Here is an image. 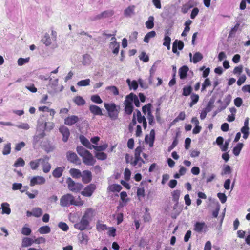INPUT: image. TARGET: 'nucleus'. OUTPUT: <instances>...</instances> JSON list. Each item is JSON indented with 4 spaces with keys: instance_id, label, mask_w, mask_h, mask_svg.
<instances>
[{
    "instance_id": "obj_18",
    "label": "nucleus",
    "mask_w": 250,
    "mask_h": 250,
    "mask_svg": "<svg viewBox=\"0 0 250 250\" xmlns=\"http://www.w3.org/2000/svg\"><path fill=\"white\" fill-rule=\"evenodd\" d=\"M89 110L91 113L94 115H102V109L98 106L95 105H91L89 106Z\"/></svg>"
},
{
    "instance_id": "obj_36",
    "label": "nucleus",
    "mask_w": 250,
    "mask_h": 250,
    "mask_svg": "<svg viewBox=\"0 0 250 250\" xmlns=\"http://www.w3.org/2000/svg\"><path fill=\"white\" fill-rule=\"evenodd\" d=\"M203 58V55L199 52H196L193 57L192 61L194 63H197Z\"/></svg>"
},
{
    "instance_id": "obj_10",
    "label": "nucleus",
    "mask_w": 250,
    "mask_h": 250,
    "mask_svg": "<svg viewBox=\"0 0 250 250\" xmlns=\"http://www.w3.org/2000/svg\"><path fill=\"white\" fill-rule=\"evenodd\" d=\"M82 181L84 184H87L92 180V175L91 171L85 170L82 173Z\"/></svg>"
},
{
    "instance_id": "obj_34",
    "label": "nucleus",
    "mask_w": 250,
    "mask_h": 250,
    "mask_svg": "<svg viewBox=\"0 0 250 250\" xmlns=\"http://www.w3.org/2000/svg\"><path fill=\"white\" fill-rule=\"evenodd\" d=\"M190 98L191 99V102L189 103V106L192 107L198 102L199 97L197 94L192 93L191 95Z\"/></svg>"
},
{
    "instance_id": "obj_5",
    "label": "nucleus",
    "mask_w": 250,
    "mask_h": 250,
    "mask_svg": "<svg viewBox=\"0 0 250 250\" xmlns=\"http://www.w3.org/2000/svg\"><path fill=\"white\" fill-rule=\"evenodd\" d=\"M89 224L90 222L82 217L79 222L74 224V227L75 229L83 231L91 229V228L89 227Z\"/></svg>"
},
{
    "instance_id": "obj_48",
    "label": "nucleus",
    "mask_w": 250,
    "mask_h": 250,
    "mask_svg": "<svg viewBox=\"0 0 250 250\" xmlns=\"http://www.w3.org/2000/svg\"><path fill=\"white\" fill-rule=\"evenodd\" d=\"M90 80L86 79L85 80H81L77 83V85L79 86H86L90 84Z\"/></svg>"
},
{
    "instance_id": "obj_20",
    "label": "nucleus",
    "mask_w": 250,
    "mask_h": 250,
    "mask_svg": "<svg viewBox=\"0 0 250 250\" xmlns=\"http://www.w3.org/2000/svg\"><path fill=\"white\" fill-rule=\"evenodd\" d=\"M188 70V67L186 65L183 66L179 69V73L181 79H184L187 77Z\"/></svg>"
},
{
    "instance_id": "obj_50",
    "label": "nucleus",
    "mask_w": 250,
    "mask_h": 250,
    "mask_svg": "<svg viewBox=\"0 0 250 250\" xmlns=\"http://www.w3.org/2000/svg\"><path fill=\"white\" fill-rule=\"evenodd\" d=\"M91 100L94 103H95L98 104H101L103 102V101L102 100V99H101L100 96L98 95H92L91 97Z\"/></svg>"
},
{
    "instance_id": "obj_16",
    "label": "nucleus",
    "mask_w": 250,
    "mask_h": 250,
    "mask_svg": "<svg viewBox=\"0 0 250 250\" xmlns=\"http://www.w3.org/2000/svg\"><path fill=\"white\" fill-rule=\"evenodd\" d=\"M126 99H128L131 103L134 102L135 105L136 107L140 106V102L138 97L133 93H130L126 96Z\"/></svg>"
},
{
    "instance_id": "obj_8",
    "label": "nucleus",
    "mask_w": 250,
    "mask_h": 250,
    "mask_svg": "<svg viewBox=\"0 0 250 250\" xmlns=\"http://www.w3.org/2000/svg\"><path fill=\"white\" fill-rule=\"evenodd\" d=\"M96 188V186L94 184H90L84 188V190L81 192V194L85 197H90Z\"/></svg>"
},
{
    "instance_id": "obj_1",
    "label": "nucleus",
    "mask_w": 250,
    "mask_h": 250,
    "mask_svg": "<svg viewBox=\"0 0 250 250\" xmlns=\"http://www.w3.org/2000/svg\"><path fill=\"white\" fill-rule=\"evenodd\" d=\"M104 106L107 111L108 116L111 119L115 120L118 117L120 107L114 103H104Z\"/></svg>"
},
{
    "instance_id": "obj_28",
    "label": "nucleus",
    "mask_w": 250,
    "mask_h": 250,
    "mask_svg": "<svg viewBox=\"0 0 250 250\" xmlns=\"http://www.w3.org/2000/svg\"><path fill=\"white\" fill-rule=\"evenodd\" d=\"M167 34H169L168 31L166 33L164 37V42H163V45L166 46L168 50H169L170 48V42L171 39L169 37V36L167 35Z\"/></svg>"
},
{
    "instance_id": "obj_47",
    "label": "nucleus",
    "mask_w": 250,
    "mask_h": 250,
    "mask_svg": "<svg viewBox=\"0 0 250 250\" xmlns=\"http://www.w3.org/2000/svg\"><path fill=\"white\" fill-rule=\"evenodd\" d=\"M33 216L36 217H39L42 214V210L40 208H35L33 209Z\"/></svg>"
},
{
    "instance_id": "obj_49",
    "label": "nucleus",
    "mask_w": 250,
    "mask_h": 250,
    "mask_svg": "<svg viewBox=\"0 0 250 250\" xmlns=\"http://www.w3.org/2000/svg\"><path fill=\"white\" fill-rule=\"evenodd\" d=\"M142 151L141 146H138L135 150V157L139 158L141 160V163H145V161L141 158L140 154Z\"/></svg>"
},
{
    "instance_id": "obj_59",
    "label": "nucleus",
    "mask_w": 250,
    "mask_h": 250,
    "mask_svg": "<svg viewBox=\"0 0 250 250\" xmlns=\"http://www.w3.org/2000/svg\"><path fill=\"white\" fill-rule=\"evenodd\" d=\"M31 233V229L28 227H24L21 230V233L24 235L28 236Z\"/></svg>"
},
{
    "instance_id": "obj_35",
    "label": "nucleus",
    "mask_w": 250,
    "mask_h": 250,
    "mask_svg": "<svg viewBox=\"0 0 250 250\" xmlns=\"http://www.w3.org/2000/svg\"><path fill=\"white\" fill-rule=\"evenodd\" d=\"M33 240L31 238L28 237H24L22 240V246L23 247H27L32 245L33 244Z\"/></svg>"
},
{
    "instance_id": "obj_33",
    "label": "nucleus",
    "mask_w": 250,
    "mask_h": 250,
    "mask_svg": "<svg viewBox=\"0 0 250 250\" xmlns=\"http://www.w3.org/2000/svg\"><path fill=\"white\" fill-rule=\"evenodd\" d=\"M156 36V32L154 31H151L147 33L144 37V41L146 43H148L151 38Z\"/></svg>"
},
{
    "instance_id": "obj_55",
    "label": "nucleus",
    "mask_w": 250,
    "mask_h": 250,
    "mask_svg": "<svg viewBox=\"0 0 250 250\" xmlns=\"http://www.w3.org/2000/svg\"><path fill=\"white\" fill-rule=\"evenodd\" d=\"M58 227L62 230L66 231L68 230L69 227L66 223L62 222H60L58 224Z\"/></svg>"
},
{
    "instance_id": "obj_39",
    "label": "nucleus",
    "mask_w": 250,
    "mask_h": 250,
    "mask_svg": "<svg viewBox=\"0 0 250 250\" xmlns=\"http://www.w3.org/2000/svg\"><path fill=\"white\" fill-rule=\"evenodd\" d=\"M37 132H38V134L35 135L33 138L34 141L36 143L39 142L41 139L43 138L45 135L44 130Z\"/></svg>"
},
{
    "instance_id": "obj_27",
    "label": "nucleus",
    "mask_w": 250,
    "mask_h": 250,
    "mask_svg": "<svg viewBox=\"0 0 250 250\" xmlns=\"http://www.w3.org/2000/svg\"><path fill=\"white\" fill-rule=\"evenodd\" d=\"M122 186L119 184H113L110 185L108 188V189L112 192H119L122 190Z\"/></svg>"
},
{
    "instance_id": "obj_42",
    "label": "nucleus",
    "mask_w": 250,
    "mask_h": 250,
    "mask_svg": "<svg viewBox=\"0 0 250 250\" xmlns=\"http://www.w3.org/2000/svg\"><path fill=\"white\" fill-rule=\"evenodd\" d=\"M11 152V143H8L4 146L2 151V154L4 155H6L10 154Z\"/></svg>"
},
{
    "instance_id": "obj_37",
    "label": "nucleus",
    "mask_w": 250,
    "mask_h": 250,
    "mask_svg": "<svg viewBox=\"0 0 250 250\" xmlns=\"http://www.w3.org/2000/svg\"><path fill=\"white\" fill-rule=\"evenodd\" d=\"M154 18L153 16H151L148 17L147 21L146 22V26L147 29H152L154 27Z\"/></svg>"
},
{
    "instance_id": "obj_25",
    "label": "nucleus",
    "mask_w": 250,
    "mask_h": 250,
    "mask_svg": "<svg viewBox=\"0 0 250 250\" xmlns=\"http://www.w3.org/2000/svg\"><path fill=\"white\" fill-rule=\"evenodd\" d=\"M206 227L205 223L197 222L195 224L194 230L198 232H201Z\"/></svg>"
},
{
    "instance_id": "obj_52",
    "label": "nucleus",
    "mask_w": 250,
    "mask_h": 250,
    "mask_svg": "<svg viewBox=\"0 0 250 250\" xmlns=\"http://www.w3.org/2000/svg\"><path fill=\"white\" fill-rule=\"evenodd\" d=\"M106 90H110L111 92L113 93L114 95H119V91L118 88L115 86H109L106 88Z\"/></svg>"
},
{
    "instance_id": "obj_9",
    "label": "nucleus",
    "mask_w": 250,
    "mask_h": 250,
    "mask_svg": "<svg viewBox=\"0 0 250 250\" xmlns=\"http://www.w3.org/2000/svg\"><path fill=\"white\" fill-rule=\"evenodd\" d=\"M66 157L68 161L76 164H80L81 161L77 154L72 151H68L66 153Z\"/></svg>"
},
{
    "instance_id": "obj_17",
    "label": "nucleus",
    "mask_w": 250,
    "mask_h": 250,
    "mask_svg": "<svg viewBox=\"0 0 250 250\" xmlns=\"http://www.w3.org/2000/svg\"><path fill=\"white\" fill-rule=\"evenodd\" d=\"M124 104L125 105V113L128 115H130L133 109L132 104L130 102L128 99L125 98Z\"/></svg>"
},
{
    "instance_id": "obj_54",
    "label": "nucleus",
    "mask_w": 250,
    "mask_h": 250,
    "mask_svg": "<svg viewBox=\"0 0 250 250\" xmlns=\"http://www.w3.org/2000/svg\"><path fill=\"white\" fill-rule=\"evenodd\" d=\"M134 11V7L129 6L124 11V15L125 16H130Z\"/></svg>"
},
{
    "instance_id": "obj_45",
    "label": "nucleus",
    "mask_w": 250,
    "mask_h": 250,
    "mask_svg": "<svg viewBox=\"0 0 250 250\" xmlns=\"http://www.w3.org/2000/svg\"><path fill=\"white\" fill-rule=\"evenodd\" d=\"M180 195V191L179 190H174L172 193V200L177 203H178V200Z\"/></svg>"
},
{
    "instance_id": "obj_56",
    "label": "nucleus",
    "mask_w": 250,
    "mask_h": 250,
    "mask_svg": "<svg viewBox=\"0 0 250 250\" xmlns=\"http://www.w3.org/2000/svg\"><path fill=\"white\" fill-rule=\"evenodd\" d=\"M139 59L145 62H147L149 61V57L146 55L145 52H142L139 56Z\"/></svg>"
},
{
    "instance_id": "obj_2",
    "label": "nucleus",
    "mask_w": 250,
    "mask_h": 250,
    "mask_svg": "<svg viewBox=\"0 0 250 250\" xmlns=\"http://www.w3.org/2000/svg\"><path fill=\"white\" fill-rule=\"evenodd\" d=\"M66 183L68 189L73 192L78 193L83 188V186L81 183L75 182L70 177L66 179Z\"/></svg>"
},
{
    "instance_id": "obj_14",
    "label": "nucleus",
    "mask_w": 250,
    "mask_h": 250,
    "mask_svg": "<svg viewBox=\"0 0 250 250\" xmlns=\"http://www.w3.org/2000/svg\"><path fill=\"white\" fill-rule=\"evenodd\" d=\"M42 159H43L44 162H41V164L42 165V170L44 173H48L51 169V165L48 162V160L49 159V157L48 156H45L43 158H42Z\"/></svg>"
},
{
    "instance_id": "obj_64",
    "label": "nucleus",
    "mask_w": 250,
    "mask_h": 250,
    "mask_svg": "<svg viewBox=\"0 0 250 250\" xmlns=\"http://www.w3.org/2000/svg\"><path fill=\"white\" fill-rule=\"evenodd\" d=\"M22 187L21 183H14L12 184V189L13 190H21Z\"/></svg>"
},
{
    "instance_id": "obj_38",
    "label": "nucleus",
    "mask_w": 250,
    "mask_h": 250,
    "mask_svg": "<svg viewBox=\"0 0 250 250\" xmlns=\"http://www.w3.org/2000/svg\"><path fill=\"white\" fill-rule=\"evenodd\" d=\"M74 103L78 105H83L85 104V100L81 96H76L74 99Z\"/></svg>"
},
{
    "instance_id": "obj_31",
    "label": "nucleus",
    "mask_w": 250,
    "mask_h": 250,
    "mask_svg": "<svg viewBox=\"0 0 250 250\" xmlns=\"http://www.w3.org/2000/svg\"><path fill=\"white\" fill-rule=\"evenodd\" d=\"M214 100L212 99H210L206 107L203 110L207 113L210 112L214 107Z\"/></svg>"
},
{
    "instance_id": "obj_22",
    "label": "nucleus",
    "mask_w": 250,
    "mask_h": 250,
    "mask_svg": "<svg viewBox=\"0 0 250 250\" xmlns=\"http://www.w3.org/2000/svg\"><path fill=\"white\" fill-rule=\"evenodd\" d=\"M41 42L43 43L46 46L51 45L52 43V39L48 33H45L41 40Z\"/></svg>"
},
{
    "instance_id": "obj_3",
    "label": "nucleus",
    "mask_w": 250,
    "mask_h": 250,
    "mask_svg": "<svg viewBox=\"0 0 250 250\" xmlns=\"http://www.w3.org/2000/svg\"><path fill=\"white\" fill-rule=\"evenodd\" d=\"M60 204L62 207H68L71 205L78 206L79 205L75 201L74 197L69 193L65 194L61 198Z\"/></svg>"
},
{
    "instance_id": "obj_19",
    "label": "nucleus",
    "mask_w": 250,
    "mask_h": 250,
    "mask_svg": "<svg viewBox=\"0 0 250 250\" xmlns=\"http://www.w3.org/2000/svg\"><path fill=\"white\" fill-rule=\"evenodd\" d=\"M93 216V210L92 208H87L85 211L84 215L82 217L84 219L87 220L89 222L92 220V218Z\"/></svg>"
},
{
    "instance_id": "obj_41",
    "label": "nucleus",
    "mask_w": 250,
    "mask_h": 250,
    "mask_svg": "<svg viewBox=\"0 0 250 250\" xmlns=\"http://www.w3.org/2000/svg\"><path fill=\"white\" fill-rule=\"evenodd\" d=\"M91 57L89 55L86 54L83 56L82 63L84 65H89L91 62Z\"/></svg>"
},
{
    "instance_id": "obj_51",
    "label": "nucleus",
    "mask_w": 250,
    "mask_h": 250,
    "mask_svg": "<svg viewBox=\"0 0 250 250\" xmlns=\"http://www.w3.org/2000/svg\"><path fill=\"white\" fill-rule=\"evenodd\" d=\"M30 58L29 57L26 58H20L18 60V64L19 66H22V65L27 63L29 61Z\"/></svg>"
},
{
    "instance_id": "obj_43",
    "label": "nucleus",
    "mask_w": 250,
    "mask_h": 250,
    "mask_svg": "<svg viewBox=\"0 0 250 250\" xmlns=\"http://www.w3.org/2000/svg\"><path fill=\"white\" fill-rule=\"evenodd\" d=\"M38 231L41 234H47L49 233L51 230L49 226H44L40 228Z\"/></svg>"
},
{
    "instance_id": "obj_26",
    "label": "nucleus",
    "mask_w": 250,
    "mask_h": 250,
    "mask_svg": "<svg viewBox=\"0 0 250 250\" xmlns=\"http://www.w3.org/2000/svg\"><path fill=\"white\" fill-rule=\"evenodd\" d=\"M244 144L242 143H239L233 149V153L234 155L238 156L243 147Z\"/></svg>"
},
{
    "instance_id": "obj_60",
    "label": "nucleus",
    "mask_w": 250,
    "mask_h": 250,
    "mask_svg": "<svg viewBox=\"0 0 250 250\" xmlns=\"http://www.w3.org/2000/svg\"><path fill=\"white\" fill-rule=\"evenodd\" d=\"M217 197L222 203H225L227 201V196L224 193H218L217 194Z\"/></svg>"
},
{
    "instance_id": "obj_11",
    "label": "nucleus",
    "mask_w": 250,
    "mask_h": 250,
    "mask_svg": "<svg viewBox=\"0 0 250 250\" xmlns=\"http://www.w3.org/2000/svg\"><path fill=\"white\" fill-rule=\"evenodd\" d=\"M45 182V179L40 176L33 177L30 180V185L34 186L35 185H42Z\"/></svg>"
},
{
    "instance_id": "obj_46",
    "label": "nucleus",
    "mask_w": 250,
    "mask_h": 250,
    "mask_svg": "<svg viewBox=\"0 0 250 250\" xmlns=\"http://www.w3.org/2000/svg\"><path fill=\"white\" fill-rule=\"evenodd\" d=\"M25 165V162L22 158H19L14 164V167H23Z\"/></svg>"
},
{
    "instance_id": "obj_44",
    "label": "nucleus",
    "mask_w": 250,
    "mask_h": 250,
    "mask_svg": "<svg viewBox=\"0 0 250 250\" xmlns=\"http://www.w3.org/2000/svg\"><path fill=\"white\" fill-rule=\"evenodd\" d=\"M95 157L100 160H104L107 158V155L106 153L103 152H98L95 153Z\"/></svg>"
},
{
    "instance_id": "obj_23",
    "label": "nucleus",
    "mask_w": 250,
    "mask_h": 250,
    "mask_svg": "<svg viewBox=\"0 0 250 250\" xmlns=\"http://www.w3.org/2000/svg\"><path fill=\"white\" fill-rule=\"evenodd\" d=\"M69 173L74 178L78 179L82 176V172L78 169L71 168L69 170Z\"/></svg>"
},
{
    "instance_id": "obj_40",
    "label": "nucleus",
    "mask_w": 250,
    "mask_h": 250,
    "mask_svg": "<svg viewBox=\"0 0 250 250\" xmlns=\"http://www.w3.org/2000/svg\"><path fill=\"white\" fill-rule=\"evenodd\" d=\"M76 150H77V152L78 153V154L82 157L83 155H84L85 154H86L88 152H89V151L86 150L85 148H84L82 146H77Z\"/></svg>"
},
{
    "instance_id": "obj_61",
    "label": "nucleus",
    "mask_w": 250,
    "mask_h": 250,
    "mask_svg": "<svg viewBox=\"0 0 250 250\" xmlns=\"http://www.w3.org/2000/svg\"><path fill=\"white\" fill-rule=\"evenodd\" d=\"M193 7V5H189L188 4H186L185 5H184L183 6H182V12L184 13V14H186L187 13L188 10Z\"/></svg>"
},
{
    "instance_id": "obj_62",
    "label": "nucleus",
    "mask_w": 250,
    "mask_h": 250,
    "mask_svg": "<svg viewBox=\"0 0 250 250\" xmlns=\"http://www.w3.org/2000/svg\"><path fill=\"white\" fill-rule=\"evenodd\" d=\"M107 147L108 145L106 144L99 146H96L95 150L98 152H101L102 151L105 150Z\"/></svg>"
},
{
    "instance_id": "obj_4",
    "label": "nucleus",
    "mask_w": 250,
    "mask_h": 250,
    "mask_svg": "<svg viewBox=\"0 0 250 250\" xmlns=\"http://www.w3.org/2000/svg\"><path fill=\"white\" fill-rule=\"evenodd\" d=\"M54 127V124L53 122H45L42 119H40L38 121V125L37 127V131L46 130L50 131Z\"/></svg>"
},
{
    "instance_id": "obj_57",
    "label": "nucleus",
    "mask_w": 250,
    "mask_h": 250,
    "mask_svg": "<svg viewBox=\"0 0 250 250\" xmlns=\"http://www.w3.org/2000/svg\"><path fill=\"white\" fill-rule=\"evenodd\" d=\"M136 124V117L135 113H134L133 116V118L132 122L129 124L128 126V129L130 132H132L133 128V126L135 125Z\"/></svg>"
},
{
    "instance_id": "obj_15",
    "label": "nucleus",
    "mask_w": 250,
    "mask_h": 250,
    "mask_svg": "<svg viewBox=\"0 0 250 250\" xmlns=\"http://www.w3.org/2000/svg\"><path fill=\"white\" fill-rule=\"evenodd\" d=\"M155 131L154 129H152L150 132V137H149L148 135L145 136V141L146 143H148L150 147L153 146V144L155 140Z\"/></svg>"
},
{
    "instance_id": "obj_12",
    "label": "nucleus",
    "mask_w": 250,
    "mask_h": 250,
    "mask_svg": "<svg viewBox=\"0 0 250 250\" xmlns=\"http://www.w3.org/2000/svg\"><path fill=\"white\" fill-rule=\"evenodd\" d=\"M59 131L63 136L62 141L64 142H67L70 136V131L69 129L67 127L62 125L60 127Z\"/></svg>"
},
{
    "instance_id": "obj_63",
    "label": "nucleus",
    "mask_w": 250,
    "mask_h": 250,
    "mask_svg": "<svg viewBox=\"0 0 250 250\" xmlns=\"http://www.w3.org/2000/svg\"><path fill=\"white\" fill-rule=\"evenodd\" d=\"M25 146V144L24 142H21L19 143H18L16 145L15 150L16 151H19L21 150V149L24 147Z\"/></svg>"
},
{
    "instance_id": "obj_32",
    "label": "nucleus",
    "mask_w": 250,
    "mask_h": 250,
    "mask_svg": "<svg viewBox=\"0 0 250 250\" xmlns=\"http://www.w3.org/2000/svg\"><path fill=\"white\" fill-rule=\"evenodd\" d=\"M120 44L117 42H114L113 43H110V48L112 49L113 54H117L119 51Z\"/></svg>"
},
{
    "instance_id": "obj_6",
    "label": "nucleus",
    "mask_w": 250,
    "mask_h": 250,
    "mask_svg": "<svg viewBox=\"0 0 250 250\" xmlns=\"http://www.w3.org/2000/svg\"><path fill=\"white\" fill-rule=\"evenodd\" d=\"M83 163L87 166H93L96 162V159L92 154L89 151L82 157Z\"/></svg>"
},
{
    "instance_id": "obj_53",
    "label": "nucleus",
    "mask_w": 250,
    "mask_h": 250,
    "mask_svg": "<svg viewBox=\"0 0 250 250\" xmlns=\"http://www.w3.org/2000/svg\"><path fill=\"white\" fill-rule=\"evenodd\" d=\"M136 116L137 118V121L139 123H141L142 122L146 119L144 116H142L141 112L138 109H136Z\"/></svg>"
},
{
    "instance_id": "obj_30",
    "label": "nucleus",
    "mask_w": 250,
    "mask_h": 250,
    "mask_svg": "<svg viewBox=\"0 0 250 250\" xmlns=\"http://www.w3.org/2000/svg\"><path fill=\"white\" fill-rule=\"evenodd\" d=\"M192 90L193 89L191 86H185L183 88L182 95L185 96H188L190 94L191 95Z\"/></svg>"
},
{
    "instance_id": "obj_21",
    "label": "nucleus",
    "mask_w": 250,
    "mask_h": 250,
    "mask_svg": "<svg viewBox=\"0 0 250 250\" xmlns=\"http://www.w3.org/2000/svg\"><path fill=\"white\" fill-rule=\"evenodd\" d=\"M0 209H2L1 214L9 215L11 213V209L9 204L7 202L2 203Z\"/></svg>"
},
{
    "instance_id": "obj_58",
    "label": "nucleus",
    "mask_w": 250,
    "mask_h": 250,
    "mask_svg": "<svg viewBox=\"0 0 250 250\" xmlns=\"http://www.w3.org/2000/svg\"><path fill=\"white\" fill-rule=\"evenodd\" d=\"M81 143L84 146H86L87 145H88V143L89 142V140L85 137L83 135H80L79 137Z\"/></svg>"
},
{
    "instance_id": "obj_29",
    "label": "nucleus",
    "mask_w": 250,
    "mask_h": 250,
    "mask_svg": "<svg viewBox=\"0 0 250 250\" xmlns=\"http://www.w3.org/2000/svg\"><path fill=\"white\" fill-rule=\"evenodd\" d=\"M63 169L61 167H58L54 170L52 172V175L53 177L55 178H59L60 177L62 174Z\"/></svg>"
},
{
    "instance_id": "obj_13",
    "label": "nucleus",
    "mask_w": 250,
    "mask_h": 250,
    "mask_svg": "<svg viewBox=\"0 0 250 250\" xmlns=\"http://www.w3.org/2000/svg\"><path fill=\"white\" fill-rule=\"evenodd\" d=\"M78 121L79 118L77 116L72 115L65 118L64 124L67 125L71 126L77 123Z\"/></svg>"
},
{
    "instance_id": "obj_7",
    "label": "nucleus",
    "mask_w": 250,
    "mask_h": 250,
    "mask_svg": "<svg viewBox=\"0 0 250 250\" xmlns=\"http://www.w3.org/2000/svg\"><path fill=\"white\" fill-rule=\"evenodd\" d=\"M114 14L113 10H106L104 11L100 14H98L95 16H93L90 18L91 20L94 21L100 20L101 19L106 18L112 16Z\"/></svg>"
},
{
    "instance_id": "obj_24",
    "label": "nucleus",
    "mask_w": 250,
    "mask_h": 250,
    "mask_svg": "<svg viewBox=\"0 0 250 250\" xmlns=\"http://www.w3.org/2000/svg\"><path fill=\"white\" fill-rule=\"evenodd\" d=\"M41 162H44L43 159H42V158L37 159L34 161H31L30 162L29 165L31 167V168L33 170H36L39 167L40 163Z\"/></svg>"
}]
</instances>
